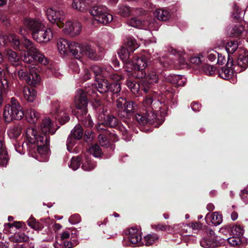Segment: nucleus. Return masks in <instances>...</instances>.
<instances>
[{
  "mask_svg": "<svg viewBox=\"0 0 248 248\" xmlns=\"http://www.w3.org/2000/svg\"><path fill=\"white\" fill-rule=\"evenodd\" d=\"M126 101L124 98L119 97L116 100V106L119 110H123Z\"/></svg>",
  "mask_w": 248,
  "mask_h": 248,
  "instance_id": "57",
  "label": "nucleus"
},
{
  "mask_svg": "<svg viewBox=\"0 0 248 248\" xmlns=\"http://www.w3.org/2000/svg\"><path fill=\"white\" fill-rule=\"evenodd\" d=\"M91 76V74L89 70L85 68L82 72L80 74L79 78L81 80L84 81L90 79Z\"/></svg>",
  "mask_w": 248,
  "mask_h": 248,
  "instance_id": "55",
  "label": "nucleus"
},
{
  "mask_svg": "<svg viewBox=\"0 0 248 248\" xmlns=\"http://www.w3.org/2000/svg\"><path fill=\"white\" fill-rule=\"evenodd\" d=\"M48 20L56 24L58 28L66 21V13L60 8L52 7L48 8L46 12Z\"/></svg>",
  "mask_w": 248,
  "mask_h": 248,
  "instance_id": "7",
  "label": "nucleus"
},
{
  "mask_svg": "<svg viewBox=\"0 0 248 248\" xmlns=\"http://www.w3.org/2000/svg\"><path fill=\"white\" fill-rule=\"evenodd\" d=\"M216 67L208 64H205L203 67V71L207 75L212 76L216 71Z\"/></svg>",
  "mask_w": 248,
  "mask_h": 248,
  "instance_id": "52",
  "label": "nucleus"
},
{
  "mask_svg": "<svg viewBox=\"0 0 248 248\" xmlns=\"http://www.w3.org/2000/svg\"><path fill=\"white\" fill-rule=\"evenodd\" d=\"M119 12L121 16H127L130 13V8L127 6H121L119 8Z\"/></svg>",
  "mask_w": 248,
  "mask_h": 248,
  "instance_id": "59",
  "label": "nucleus"
},
{
  "mask_svg": "<svg viewBox=\"0 0 248 248\" xmlns=\"http://www.w3.org/2000/svg\"><path fill=\"white\" fill-rule=\"evenodd\" d=\"M39 52L35 44H33L27 49V51L24 52L22 60L25 63H31L35 61V55Z\"/></svg>",
  "mask_w": 248,
  "mask_h": 248,
  "instance_id": "21",
  "label": "nucleus"
},
{
  "mask_svg": "<svg viewBox=\"0 0 248 248\" xmlns=\"http://www.w3.org/2000/svg\"><path fill=\"white\" fill-rule=\"evenodd\" d=\"M40 114L34 109L30 108L27 110L26 117L30 123H35L40 118Z\"/></svg>",
  "mask_w": 248,
  "mask_h": 248,
  "instance_id": "33",
  "label": "nucleus"
},
{
  "mask_svg": "<svg viewBox=\"0 0 248 248\" xmlns=\"http://www.w3.org/2000/svg\"><path fill=\"white\" fill-rule=\"evenodd\" d=\"M110 79L114 80V82H119V80L122 79V77L117 73L113 72V70L110 73L108 76Z\"/></svg>",
  "mask_w": 248,
  "mask_h": 248,
  "instance_id": "62",
  "label": "nucleus"
},
{
  "mask_svg": "<svg viewBox=\"0 0 248 248\" xmlns=\"http://www.w3.org/2000/svg\"><path fill=\"white\" fill-rule=\"evenodd\" d=\"M226 66L227 68H222L219 72L220 77L225 79L231 78L233 73V70H234L233 69L234 66L232 68L228 67L227 65Z\"/></svg>",
  "mask_w": 248,
  "mask_h": 248,
  "instance_id": "40",
  "label": "nucleus"
},
{
  "mask_svg": "<svg viewBox=\"0 0 248 248\" xmlns=\"http://www.w3.org/2000/svg\"><path fill=\"white\" fill-rule=\"evenodd\" d=\"M80 221V217L78 215L75 214L71 216L69 218V222L71 224H76Z\"/></svg>",
  "mask_w": 248,
  "mask_h": 248,
  "instance_id": "64",
  "label": "nucleus"
},
{
  "mask_svg": "<svg viewBox=\"0 0 248 248\" xmlns=\"http://www.w3.org/2000/svg\"><path fill=\"white\" fill-rule=\"evenodd\" d=\"M81 158L80 156H73L69 164V167L73 170H77L80 165Z\"/></svg>",
  "mask_w": 248,
  "mask_h": 248,
  "instance_id": "44",
  "label": "nucleus"
},
{
  "mask_svg": "<svg viewBox=\"0 0 248 248\" xmlns=\"http://www.w3.org/2000/svg\"><path fill=\"white\" fill-rule=\"evenodd\" d=\"M87 152L91 155H101V150L98 144H93L88 149Z\"/></svg>",
  "mask_w": 248,
  "mask_h": 248,
  "instance_id": "46",
  "label": "nucleus"
},
{
  "mask_svg": "<svg viewBox=\"0 0 248 248\" xmlns=\"http://www.w3.org/2000/svg\"><path fill=\"white\" fill-rule=\"evenodd\" d=\"M24 115L22 109L12 108L9 104L5 105L4 108L3 118L6 122L9 123L14 120H21Z\"/></svg>",
  "mask_w": 248,
  "mask_h": 248,
  "instance_id": "13",
  "label": "nucleus"
},
{
  "mask_svg": "<svg viewBox=\"0 0 248 248\" xmlns=\"http://www.w3.org/2000/svg\"><path fill=\"white\" fill-rule=\"evenodd\" d=\"M161 76L164 77V79L173 84L175 86H184L186 81V78L182 75H169L163 73L162 71Z\"/></svg>",
  "mask_w": 248,
  "mask_h": 248,
  "instance_id": "20",
  "label": "nucleus"
},
{
  "mask_svg": "<svg viewBox=\"0 0 248 248\" xmlns=\"http://www.w3.org/2000/svg\"><path fill=\"white\" fill-rule=\"evenodd\" d=\"M94 139V133L91 130H87L85 132L84 139L86 142H90Z\"/></svg>",
  "mask_w": 248,
  "mask_h": 248,
  "instance_id": "61",
  "label": "nucleus"
},
{
  "mask_svg": "<svg viewBox=\"0 0 248 248\" xmlns=\"http://www.w3.org/2000/svg\"><path fill=\"white\" fill-rule=\"evenodd\" d=\"M133 52H131L127 47L124 46L121 48L118 53L122 61L127 62L129 59L130 54Z\"/></svg>",
  "mask_w": 248,
  "mask_h": 248,
  "instance_id": "41",
  "label": "nucleus"
},
{
  "mask_svg": "<svg viewBox=\"0 0 248 248\" xmlns=\"http://www.w3.org/2000/svg\"><path fill=\"white\" fill-rule=\"evenodd\" d=\"M205 53L209 60L212 62L216 60L217 56L219 54L213 49H208Z\"/></svg>",
  "mask_w": 248,
  "mask_h": 248,
  "instance_id": "53",
  "label": "nucleus"
},
{
  "mask_svg": "<svg viewBox=\"0 0 248 248\" xmlns=\"http://www.w3.org/2000/svg\"><path fill=\"white\" fill-rule=\"evenodd\" d=\"M53 124L49 118L44 119L41 124V130L44 134L43 136L47 135V134H54L56 129L53 128Z\"/></svg>",
  "mask_w": 248,
  "mask_h": 248,
  "instance_id": "26",
  "label": "nucleus"
},
{
  "mask_svg": "<svg viewBox=\"0 0 248 248\" xmlns=\"http://www.w3.org/2000/svg\"><path fill=\"white\" fill-rule=\"evenodd\" d=\"M21 131L19 127L15 126L11 128L8 131V134L10 139H16L21 134Z\"/></svg>",
  "mask_w": 248,
  "mask_h": 248,
  "instance_id": "45",
  "label": "nucleus"
},
{
  "mask_svg": "<svg viewBox=\"0 0 248 248\" xmlns=\"http://www.w3.org/2000/svg\"><path fill=\"white\" fill-rule=\"evenodd\" d=\"M154 15L157 19L162 21L167 20L170 16V12L165 9H156Z\"/></svg>",
  "mask_w": 248,
  "mask_h": 248,
  "instance_id": "35",
  "label": "nucleus"
},
{
  "mask_svg": "<svg viewBox=\"0 0 248 248\" xmlns=\"http://www.w3.org/2000/svg\"><path fill=\"white\" fill-rule=\"evenodd\" d=\"M98 141L100 145L103 147L108 148L110 145L108 141L107 140L105 136L103 134H100L98 138Z\"/></svg>",
  "mask_w": 248,
  "mask_h": 248,
  "instance_id": "54",
  "label": "nucleus"
},
{
  "mask_svg": "<svg viewBox=\"0 0 248 248\" xmlns=\"http://www.w3.org/2000/svg\"><path fill=\"white\" fill-rule=\"evenodd\" d=\"M230 230H231L232 234L237 236L243 235L244 232L243 228L239 225H233L232 227L230 226H225L220 229V232L224 233L226 231Z\"/></svg>",
  "mask_w": 248,
  "mask_h": 248,
  "instance_id": "29",
  "label": "nucleus"
},
{
  "mask_svg": "<svg viewBox=\"0 0 248 248\" xmlns=\"http://www.w3.org/2000/svg\"><path fill=\"white\" fill-rule=\"evenodd\" d=\"M91 69L94 75L95 80L100 79V78H108L110 73L113 70L111 66L106 67L97 65H93L91 66Z\"/></svg>",
  "mask_w": 248,
  "mask_h": 248,
  "instance_id": "18",
  "label": "nucleus"
},
{
  "mask_svg": "<svg viewBox=\"0 0 248 248\" xmlns=\"http://www.w3.org/2000/svg\"><path fill=\"white\" fill-rule=\"evenodd\" d=\"M72 7L77 11L84 12L88 8L89 4L86 0H73Z\"/></svg>",
  "mask_w": 248,
  "mask_h": 248,
  "instance_id": "32",
  "label": "nucleus"
},
{
  "mask_svg": "<svg viewBox=\"0 0 248 248\" xmlns=\"http://www.w3.org/2000/svg\"><path fill=\"white\" fill-rule=\"evenodd\" d=\"M95 81L97 83L95 85L91 83L88 86H86L85 91L78 89L76 92L75 97V106L78 109H83V111L86 113H87L86 108L88 104L86 94L94 97L96 90L101 93L108 92V83L107 80L98 79Z\"/></svg>",
  "mask_w": 248,
  "mask_h": 248,
  "instance_id": "2",
  "label": "nucleus"
},
{
  "mask_svg": "<svg viewBox=\"0 0 248 248\" xmlns=\"http://www.w3.org/2000/svg\"><path fill=\"white\" fill-rule=\"evenodd\" d=\"M95 166V165L89 160H87L85 162H84L82 166V169L85 170H90L93 169Z\"/></svg>",
  "mask_w": 248,
  "mask_h": 248,
  "instance_id": "60",
  "label": "nucleus"
},
{
  "mask_svg": "<svg viewBox=\"0 0 248 248\" xmlns=\"http://www.w3.org/2000/svg\"><path fill=\"white\" fill-rule=\"evenodd\" d=\"M100 19H97V21L104 25H106L113 20V16L108 13L107 8L105 10L104 14H103L100 16Z\"/></svg>",
  "mask_w": 248,
  "mask_h": 248,
  "instance_id": "39",
  "label": "nucleus"
},
{
  "mask_svg": "<svg viewBox=\"0 0 248 248\" xmlns=\"http://www.w3.org/2000/svg\"><path fill=\"white\" fill-rule=\"evenodd\" d=\"M77 42H70L64 38L60 39L57 43L58 50L62 55L65 56L70 53L73 57L77 50Z\"/></svg>",
  "mask_w": 248,
  "mask_h": 248,
  "instance_id": "12",
  "label": "nucleus"
},
{
  "mask_svg": "<svg viewBox=\"0 0 248 248\" xmlns=\"http://www.w3.org/2000/svg\"><path fill=\"white\" fill-rule=\"evenodd\" d=\"M25 139L27 143L36 144L37 153L40 155H48L51 153L49 136L39 134L34 126L26 128Z\"/></svg>",
  "mask_w": 248,
  "mask_h": 248,
  "instance_id": "3",
  "label": "nucleus"
},
{
  "mask_svg": "<svg viewBox=\"0 0 248 248\" xmlns=\"http://www.w3.org/2000/svg\"><path fill=\"white\" fill-rule=\"evenodd\" d=\"M128 238L132 244H136L141 241V235L137 228H131L129 229Z\"/></svg>",
  "mask_w": 248,
  "mask_h": 248,
  "instance_id": "30",
  "label": "nucleus"
},
{
  "mask_svg": "<svg viewBox=\"0 0 248 248\" xmlns=\"http://www.w3.org/2000/svg\"><path fill=\"white\" fill-rule=\"evenodd\" d=\"M12 242L17 243L19 242H27L29 240V237L24 233H18L15 234L14 236L11 238Z\"/></svg>",
  "mask_w": 248,
  "mask_h": 248,
  "instance_id": "43",
  "label": "nucleus"
},
{
  "mask_svg": "<svg viewBox=\"0 0 248 248\" xmlns=\"http://www.w3.org/2000/svg\"><path fill=\"white\" fill-rule=\"evenodd\" d=\"M121 91L120 84L119 82H113V83L108 84V92L110 91L113 94V99L115 97L119 96L118 93Z\"/></svg>",
  "mask_w": 248,
  "mask_h": 248,
  "instance_id": "38",
  "label": "nucleus"
},
{
  "mask_svg": "<svg viewBox=\"0 0 248 248\" xmlns=\"http://www.w3.org/2000/svg\"><path fill=\"white\" fill-rule=\"evenodd\" d=\"M23 93L25 100L32 102L36 97V91L32 88L24 87L23 88Z\"/></svg>",
  "mask_w": 248,
  "mask_h": 248,
  "instance_id": "31",
  "label": "nucleus"
},
{
  "mask_svg": "<svg viewBox=\"0 0 248 248\" xmlns=\"http://www.w3.org/2000/svg\"><path fill=\"white\" fill-rule=\"evenodd\" d=\"M147 65V61L145 57H135L132 61L133 76L138 78H144L146 75L145 69Z\"/></svg>",
  "mask_w": 248,
  "mask_h": 248,
  "instance_id": "10",
  "label": "nucleus"
},
{
  "mask_svg": "<svg viewBox=\"0 0 248 248\" xmlns=\"http://www.w3.org/2000/svg\"><path fill=\"white\" fill-rule=\"evenodd\" d=\"M35 60H37L40 63L44 65H46L49 63L48 59L40 52L35 55Z\"/></svg>",
  "mask_w": 248,
  "mask_h": 248,
  "instance_id": "50",
  "label": "nucleus"
},
{
  "mask_svg": "<svg viewBox=\"0 0 248 248\" xmlns=\"http://www.w3.org/2000/svg\"><path fill=\"white\" fill-rule=\"evenodd\" d=\"M168 101L161 103L159 100H153L152 97H146L143 102L144 107L146 109L143 114L137 113L135 116V120L140 124H150L155 127H158L164 121Z\"/></svg>",
  "mask_w": 248,
  "mask_h": 248,
  "instance_id": "1",
  "label": "nucleus"
},
{
  "mask_svg": "<svg viewBox=\"0 0 248 248\" xmlns=\"http://www.w3.org/2000/svg\"><path fill=\"white\" fill-rule=\"evenodd\" d=\"M238 56L236 62L233 61V66L234 71H237V67H240L241 70L246 69L248 67V52L245 49L239 48L237 50Z\"/></svg>",
  "mask_w": 248,
  "mask_h": 248,
  "instance_id": "15",
  "label": "nucleus"
},
{
  "mask_svg": "<svg viewBox=\"0 0 248 248\" xmlns=\"http://www.w3.org/2000/svg\"><path fill=\"white\" fill-rule=\"evenodd\" d=\"M167 68L166 64L159 62L150 70L147 77L142 81L141 89L145 93L149 92L152 89V84L156 83L159 77H161L162 71Z\"/></svg>",
  "mask_w": 248,
  "mask_h": 248,
  "instance_id": "5",
  "label": "nucleus"
},
{
  "mask_svg": "<svg viewBox=\"0 0 248 248\" xmlns=\"http://www.w3.org/2000/svg\"><path fill=\"white\" fill-rule=\"evenodd\" d=\"M107 8L103 5H98L93 6L90 10L91 14L94 17L96 20L98 18L100 19V16L104 13Z\"/></svg>",
  "mask_w": 248,
  "mask_h": 248,
  "instance_id": "36",
  "label": "nucleus"
},
{
  "mask_svg": "<svg viewBox=\"0 0 248 248\" xmlns=\"http://www.w3.org/2000/svg\"><path fill=\"white\" fill-rule=\"evenodd\" d=\"M207 223H211L215 226L219 225L222 221V215L218 212L207 214L205 217Z\"/></svg>",
  "mask_w": 248,
  "mask_h": 248,
  "instance_id": "27",
  "label": "nucleus"
},
{
  "mask_svg": "<svg viewBox=\"0 0 248 248\" xmlns=\"http://www.w3.org/2000/svg\"><path fill=\"white\" fill-rule=\"evenodd\" d=\"M24 26L31 31V35L34 32H38L45 27L43 21L40 19L26 18L23 22Z\"/></svg>",
  "mask_w": 248,
  "mask_h": 248,
  "instance_id": "17",
  "label": "nucleus"
},
{
  "mask_svg": "<svg viewBox=\"0 0 248 248\" xmlns=\"http://www.w3.org/2000/svg\"><path fill=\"white\" fill-rule=\"evenodd\" d=\"M126 84L127 87L133 94H138L140 89V85L139 83L134 80H128Z\"/></svg>",
  "mask_w": 248,
  "mask_h": 248,
  "instance_id": "42",
  "label": "nucleus"
},
{
  "mask_svg": "<svg viewBox=\"0 0 248 248\" xmlns=\"http://www.w3.org/2000/svg\"><path fill=\"white\" fill-rule=\"evenodd\" d=\"M40 81L41 78L38 73L37 68L35 67H30L27 83L32 86H36L40 84Z\"/></svg>",
  "mask_w": 248,
  "mask_h": 248,
  "instance_id": "23",
  "label": "nucleus"
},
{
  "mask_svg": "<svg viewBox=\"0 0 248 248\" xmlns=\"http://www.w3.org/2000/svg\"><path fill=\"white\" fill-rule=\"evenodd\" d=\"M71 234H72V233L69 229L63 231L60 236H57L56 237V242L54 244V247L56 248H71L72 243L68 241Z\"/></svg>",
  "mask_w": 248,
  "mask_h": 248,
  "instance_id": "14",
  "label": "nucleus"
},
{
  "mask_svg": "<svg viewBox=\"0 0 248 248\" xmlns=\"http://www.w3.org/2000/svg\"><path fill=\"white\" fill-rule=\"evenodd\" d=\"M28 224L33 229L36 231L42 230L44 226L40 222L37 221L33 219H30L28 221Z\"/></svg>",
  "mask_w": 248,
  "mask_h": 248,
  "instance_id": "48",
  "label": "nucleus"
},
{
  "mask_svg": "<svg viewBox=\"0 0 248 248\" xmlns=\"http://www.w3.org/2000/svg\"><path fill=\"white\" fill-rule=\"evenodd\" d=\"M83 130L80 124H77L71 130L70 135L67 140V149L71 154H78L77 147H74L76 144V140L81 139L83 136Z\"/></svg>",
  "mask_w": 248,
  "mask_h": 248,
  "instance_id": "9",
  "label": "nucleus"
},
{
  "mask_svg": "<svg viewBox=\"0 0 248 248\" xmlns=\"http://www.w3.org/2000/svg\"><path fill=\"white\" fill-rule=\"evenodd\" d=\"M4 53L5 58L13 65L16 66L19 65L20 57L18 56L16 52L11 49H6L4 51Z\"/></svg>",
  "mask_w": 248,
  "mask_h": 248,
  "instance_id": "28",
  "label": "nucleus"
},
{
  "mask_svg": "<svg viewBox=\"0 0 248 248\" xmlns=\"http://www.w3.org/2000/svg\"><path fill=\"white\" fill-rule=\"evenodd\" d=\"M158 239L156 234H148L144 237V243L146 246L152 245Z\"/></svg>",
  "mask_w": 248,
  "mask_h": 248,
  "instance_id": "47",
  "label": "nucleus"
},
{
  "mask_svg": "<svg viewBox=\"0 0 248 248\" xmlns=\"http://www.w3.org/2000/svg\"><path fill=\"white\" fill-rule=\"evenodd\" d=\"M245 31L243 26L239 23L230 25L226 29V33L231 37H237Z\"/></svg>",
  "mask_w": 248,
  "mask_h": 248,
  "instance_id": "24",
  "label": "nucleus"
},
{
  "mask_svg": "<svg viewBox=\"0 0 248 248\" xmlns=\"http://www.w3.org/2000/svg\"><path fill=\"white\" fill-rule=\"evenodd\" d=\"M134 104L133 101L126 102L124 105V109L118 110V111L120 117L126 119L130 118L132 116L135 108Z\"/></svg>",
  "mask_w": 248,
  "mask_h": 248,
  "instance_id": "25",
  "label": "nucleus"
},
{
  "mask_svg": "<svg viewBox=\"0 0 248 248\" xmlns=\"http://www.w3.org/2000/svg\"><path fill=\"white\" fill-rule=\"evenodd\" d=\"M105 124L109 125L111 127L115 128L121 133L123 139L126 141H129L131 139V135L130 133V126L127 122H124V124L119 123L117 119L111 115H108L103 118Z\"/></svg>",
  "mask_w": 248,
  "mask_h": 248,
  "instance_id": "6",
  "label": "nucleus"
},
{
  "mask_svg": "<svg viewBox=\"0 0 248 248\" xmlns=\"http://www.w3.org/2000/svg\"><path fill=\"white\" fill-rule=\"evenodd\" d=\"M76 49L77 50L74 54V57L77 59L86 56L91 60H97L100 57L94 48L87 44H80L78 43Z\"/></svg>",
  "mask_w": 248,
  "mask_h": 248,
  "instance_id": "8",
  "label": "nucleus"
},
{
  "mask_svg": "<svg viewBox=\"0 0 248 248\" xmlns=\"http://www.w3.org/2000/svg\"><path fill=\"white\" fill-rule=\"evenodd\" d=\"M53 37V32L49 28H42L38 32H34L32 34L33 39L39 43H46L49 42Z\"/></svg>",
  "mask_w": 248,
  "mask_h": 248,
  "instance_id": "16",
  "label": "nucleus"
},
{
  "mask_svg": "<svg viewBox=\"0 0 248 248\" xmlns=\"http://www.w3.org/2000/svg\"><path fill=\"white\" fill-rule=\"evenodd\" d=\"M128 24L134 28L143 29V21L137 18H132L129 20Z\"/></svg>",
  "mask_w": 248,
  "mask_h": 248,
  "instance_id": "49",
  "label": "nucleus"
},
{
  "mask_svg": "<svg viewBox=\"0 0 248 248\" xmlns=\"http://www.w3.org/2000/svg\"><path fill=\"white\" fill-rule=\"evenodd\" d=\"M8 42L11 43L14 47L19 46V40L15 34L9 33L6 36L3 32L0 31V46H5Z\"/></svg>",
  "mask_w": 248,
  "mask_h": 248,
  "instance_id": "19",
  "label": "nucleus"
},
{
  "mask_svg": "<svg viewBox=\"0 0 248 248\" xmlns=\"http://www.w3.org/2000/svg\"><path fill=\"white\" fill-rule=\"evenodd\" d=\"M232 16L233 18L236 19H240L243 17V14L236 4H234L233 6V14Z\"/></svg>",
  "mask_w": 248,
  "mask_h": 248,
  "instance_id": "51",
  "label": "nucleus"
},
{
  "mask_svg": "<svg viewBox=\"0 0 248 248\" xmlns=\"http://www.w3.org/2000/svg\"><path fill=\"white\" fill-rule=\"evenodd\" d=\"M239 48H238V44L236 41H231L228 42L226 45V50L227 51L228 56V61L227 66L228 67H231L233 65V58L232 54Z\"/></svg>",
  "mask_w": 248,
  "mask_h": 248,
  "instance_id": "22",
  "label": "nucleus"
},
{
  "mask_svg": "<svg viewBox=\"0 0 248 248\" xmlns=\"http://www.w3.org/2000/svg\"><path fill=\"white\" fill-rule=\"evenodd\" d=\"M62 32L72 37L78 35L81 32L82 25L78 21L66 20L61 26Z\"/></svg>",
  "mask_w": 248,
  "mask_h": 248,
  "instance_id": "11",
  "label": "nucleus"
},
{
  "mask_svg": "<svg viewBox=\"0 0 248 248\" xmlns=\"http://www.w3.org/2000/svg\"><path fill=\"white\" fill-rule=\"evenodd\" d=\"M80 120L82 121V122L85 126L92 127L93 125V122L89 115H88L87 117L83 119L81 118Z\"/></svg>",
  "mask_w": 248,
  "mask_h": 248,
  "instance_id": "63",
  "label": "nucleus"
},
{
  "mask_svg": "<svg viewBox=\"0 0 248 248\" xmlns=\"http://www.w3.org/2000/svg\"><path fill=\"white\" fill-rule=\"evenodd\" d=\"M159 27V23L154 19L143 21V29L156 31Z\"/></svg>",
  "mask_w": 248,
  "mask_h": 248,
  "instance_id": "34",
  "label": "nucleus"
},
{
  "mask_svg": "<svg viewBox=\"0 0 248 248\" xmlns=\"http://www.w3.org/2000/svg\"><path fill=\"white\" fill-rule=\"evenodd\" d=\"M9 88V83L6 78H1L0 79V92L3 93Z\"/></svg>",
  "mask_w": 248,
  "mask_h": 248,
  "instance_id": "56",
  "label": "nucleus"
},
{
  "mask_svg": "<svg viewBox=\"0 0 248 248\" xmlns=\"http://www.w3.org/2000/svg\"><path fill=\"white\" fill-rule=\"evenodd\" d=\"M125 46L130 50L131 52H134L139 47L136 39L133 37H128L125 42Z\"/></svg>",
  "mask_w": 248,
  "mask_h": 248,
  "instance_id": "37",
  "label": "nucleus"
},
{
  "mask_svg": "<svg viewBox=\"0 0 248 248\" xmlns=\"http://www.w3.org/2000/svg\"><path fill=\"white\" fill-rule=\"evenodd\" d=\"M228 243L232 246H237L241 244V240L238 236H232L227 239Z\"/></svg>",
  "mask_w": 248,
  "mask_h": 248,
  "instance_id": "58",
  "label": "nucleus"
},
{
  "mask_svg": "<svg viewBox=\"0 0 248 248\" xmlns=\"http://www.w3.org/2000/svg\"><path fill=\"white\" fill-rule=\"evenodd\" d=\"M72 109V104L68 102L54 101L51 104V114L61 124H64L70 120L69 112Z\"/></svg>",
  "mask_w": 248,
  "mask_h": 248,
  "instance_id": "4",
  "label": "nucleus"
}]
</instances>
